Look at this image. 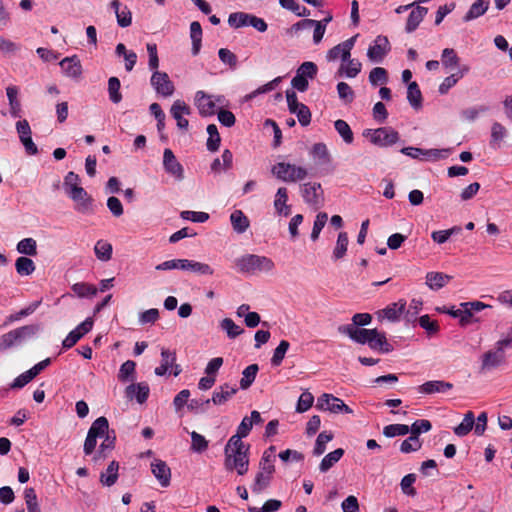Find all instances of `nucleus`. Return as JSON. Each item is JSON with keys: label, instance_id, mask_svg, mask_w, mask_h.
I'll return each mask as SVG.
<instances>
[{"label": "nucleus", "instance_id": "nucleus-1", "mask_svg": "<svg viewBox=\"0 0 512 512\" xmlns=\"http://www.w3.org/2000/svg\"><path fill=\"white\" fill-rule=\"evenodd\" d=\"M236 266L243 273L269 272L274 268L273 261L265 256L245 255L236 260Z\"/></svg>", "mask_w": 512, "mask_h": 512}, {"label": "nucleus", "instance_id": "nucleus-2", "mask_svg": "<svg viewBox=\"0 0 512 512\" xmlns=\"http://www.w3.org/2000/svg\"><path fill=\"white\" fill-rule=\"evenodd\" d=\"M157 270H171V269H181L191 271L198 275H212L214 270L212 267L206 263H201L188 259H174L165 261L156 266Z\"/></svg>", "mask_w": 512, "mask_h": 512}, {"label": "nucleus", "instance_id": "nucleus-3", "mask_svg": "<svg viewBox=\"0 0 512 512\" xmlns=\"http://www.w3.org/2000/svg\"><path fill=\"white\" fill-rule=\"evenodd\" d=\"M271 172L277 179L283 182H298L308 176L306 168L286 162H279L275 164L272 167Z\"/></svg>", "mask_w": 512, "mask_h": 512}, {"label": "nucleus", "instance_id": "nucleus-4", "mask_svg": "<svg viewBox=\"0 0 512 512\" xmlns=\"http://www.w3.org/2000/svg\"><path fill=\"white\" fill-rule=\"evenodd\" d=\"M109 423L106 417L97 418L88 430L87 437L84 442V454L91 455L96 447L97 438L103 437L108 432Z\"/></svg>", "mask_w": 512, "mask_h": 512}, {"label": "nucleus", "instance_id": "nucleus-5", "mask_svg": "<svg viewBox=\"0 0 512 512\" xmlns=\"http://www.w3.org/2000/svg\"><path fill=\"white\" fill-rule=\"evenodd\" d=\"M224 467L227 471H236L239 476H243L249 469V451H230L224 452Z\"/></svg>", "mask_w": 512, "mask_h": 512}, {"label": "nucleus", "instance_id": "nucleus-6", "mask_svg": "<svg viewBox=\"0 0 512 512\" xmlns=\"http://www.w3.org/2000/svg\"><path fill=\"white\" fill-rule=\"evenodd\" d=\"M36 331L37 328L35 326L26 325L3 334L0 337V352H4L19 344L26 337L34 335Z\"/></svg>", "mask_w": 512, "mask_h": 512}, {"label": "nucleus", "instance_id": "nucleus-7", "mask_svg": "<svg viewBox=\"0 0 512 512\" xmlns=\"http://www.w3.org/2000/svg\"><path fill=\"white\" fill-rule=\"evenodd\" d=\"M364 136L369 138L373 144L381 147L393 145L399 139L398 132L390 127L366 130Z\"/></svg>", "mask_w": 512, "mask_h": 512}, {"label": "nucleus", "instance_id": "nucleus-8", "mask_svg": "<svg viewBox=\"0 0 512 512\" xmlns=\"http://www.w3.org/2000/svg\"><path fill=\"white\" fill-rule=\"evenodd\" d=\"M316 408L322 411H329L334 414L353 413V410L340 398L329 393H323L320 397H318Z\"/></svg>", "mask_w": 512, "mask_h": 512}, {"label": "nucleus", "instance_id": "nucleus-9", "mask_svg": "<svg viewBox=\"0 0 512 512\" xmlns=\"http://www.w3.org/2000/svg\"><path fill=\"white\" fill-rule=\"evenodd\" d=\"M318 68L315 63L307 61L300 65L291 85L300 92L308 89V78L313 79L317 75Z\"/></svg>", "mask_w": 512, "mask_h": 512}, {"label": "nucleus", "instance_id": "nucleus-10", "mask_svg": "<svg viewBox=\"0 0 512 512\" xmlns=\"http://www.w3.org/2000/svg\"><path fill=\"white\" fill-rule=\"evenodd\" d=\"M506 362L504 350H488L481 356V364L479 367L480 374H487L488 372L499 368Z\"/></svg>", "mask_w": 512, "mask_h": 512}, {"label": "nucleus", "instance_id": "nucleus-11", "mask_svg": "<svg viewBox=\"0 0 512 512\" xmlns=\"http://www.w3.org/2000/svg\"><path fill=\"white\" fill-rule=\"evenodd\" d=\"M301 194L304 201L315 208H319L324 203V194L320 183L308 182L301 186Z\"/></svg>", "mask_w": 512, "mask_h": 512}, {"label": "nucleus", "instance_id": "nucleus-12", "mask_svg": "<svg viewBox=\"0 0 512 512\" xmlns=\"http://www.w3.org/2000/svg\"><path fill=\"white\" fill-rule=\"evenodd\" d=\"M151 85L163 97L172 96L175 90L174 84L166 72L154 71L151 76Z\"/></svg>", "mask_w": 512, "mask_h": 512}, {"label": "nucleus", "instance_id": "nucleus-13", "mask_svg": "<svg viewBox=\"0 0 512 512\" xmlns=\"http://www.w3.org/2000/svg\"><path fill=\"white\" fill-rule=\"evenodd\" d=\"M163 166L165 171L173 176L176 180L184 179V169L180 162L176 159L171 149L166 148L163 153Z\"/></svg>", "mask_w": 512, "mask_h": 512}, {"label": "nucleus", "instance_id": "nucleus-14", "mask_svg": "<svg viewBox=\"0 0 512 512\" xmlns=\"http://www.w3.org/2000/svg\"><path fill=\"white\" fill-rule=\"evenodd\" d=\"M356 36L343 41L342 43L331 48L326 55L328 61H335L341 58L342 62H346L351 55V50L354 46Z\"/></svg>", "mask_w": 512, "mask_h": 512}, {"label": "nucleus", "instance_id": "nucleus-15", "mask_svg": "<svg viewBox=\"0 0 512 512\" xmlns=\"http://www.w3.org/2000/svg\"><path fill=\"white\" fill-rule=\"evenodd\" d=\"M390 51V44L385 36H377L373 45L368 48L367 57L373 62H381Z\"/></svg>", "mask_w": 512, "mask_h": 512}, {"label": "nucleus", "instance_id": "nucleus-16", "mask_svg": "<svg viewBox=\"0 0 512 512\" xmlns=\"http://www.w3.org/2000/svg\"><path fill=\"white\" fill-rule=\"evenodd\" d=\"M172 117L177 122V127L181 130L187 131L189 127V121L184 117L191 113L190 107L182 100H176L170 109Z\"/></svg>", "mask_w": 512, "mask_h": 512}, {"label": "nucleus", "instance_id": "nucleus-17", "mask_svg": "<svg viewBox=\"0 0 512 512\" xmlns=\"http://www.w3.org/2000/svg\"><path fill=\"white\" fill-rule=\"evenodd\" d=\"M68 196L75 202V210L86 214L92 211V197L84 190V188L76 189L70 192Z\"/></svg>", "mask_w": 512, "mask_h": 512}, {"label": "nucleus", "instance_id": "nucleus-18", "mask_svg": "<svg viewBox=\"0 0 512 512\" xmlns=\"http://www.w3.org/2000/svg\"><path fill=\"white\" fill-rule=\"evenodd\" d=\"M60 66L66 77L79 80L82 76V65L77 56L66 57L60 61Z\"/></svg>", "mask_w": 512, "mask_h": 512}, {"label": "nucleus", "instance_id": "nucleus-19", "mask_svg": "<svg viewBox=\"0 0 512 512\" xmlns=\"http://www.w3.org/2000/svg\"><path fill=\"white\" fill-rule=\"evenodd\" d=\"M310 27H314L313 42L315 44H319L322 41L323 36L326 31V27L323 22H318V20H313V19H304L302 21L295 23L292 26V29L298 31L300 29L310 28Z\"/></svg>", "mask_w": 512, "mask_h": 512}, {"label": "nucleus", "instance_id": "nucleus-20", "mask_svg": "<svg viewBox=\"0 0 512 512\" xmlns=\"http://www.w3.org/2000/svg\"><path fill=\"white\" fill-rule=\"evenodd\" d=\"M149 386L147 383H133L126 387L125 394L128 399H136L139 404L146 402L149 396Z\"/></svg>", "mask_w": 512, "mask_h": 512}, {"label": "nucleus", "instance_id": "nucleus-21", "mask_svg": "<svg viewBox=\"0 0 512 512\" xmlns=\"http://www.w3.org/2000/svg\"><path fill=\"white\" fill-rule=\"evenodd\" d=\"M151 471L161 486L167 487L170 484L171 470L164 461L160 459L153 461L151 463Z\"/></svg>", "mask_w": 512, "mask_h": 512}, {"label": "nucleus", "instance_id": "nucleus-22", "mask_svg": "<svg viewBox=\"0 0 512 512\" xmlns=\"http://www.w3.org/2000/svg\"><path fill=\"white\" fill-rule=\"evenodd\" d=\"M195 104L199 113L203 116L213 115L215 112V103L211 96L203 91H198L195 96Z\"/></svg>", "mask_w": 512, "mask_h": 512}, {"label": "nucleus", "instance_id": "nucleus-23", "mask_svg": "<svg viewBox=\"0 0 512 512\" xmlns=\"http://www.w3.org/2000/svg\"><path fill=\"white\" fill-rule=\"evenodd\" d=\"M288 202V190L286 187L278 188L275 199H274V208L278 215L288 216L291 213V206L287 204Z\"/></svg>", "mask_w": 512, "mask_h": 512}, {"label": "nucleus", "instance_id": "nucleus-24", "mask_svg": "<svg viewBox=\"0 0 512 512\" xmlns=\"http://www.w3.org/2000/svg\"><path fill=\"white\" fill-rule=\"evenodd\" d=\"M105 439L101 443L98 451L95 453V455L92 457V461L95 464L100 463L102 460H104L108 454L114 449L115 447V435H110L109 431L105 433Z\"/></svg>", "mask_w": 512, "mask_h": 512}, {"label": "nucleus", "instance_id": "nucleus-25", "mask_svg": "<svg viewBox=\"0 0 512 512\" xmlns=\"http://www.w3.org/2000/svg\"><path fill=\"white\" fill-rule=\"evenodd\" d=\"M406 308V301L399 300L398 302L388 305L386 308L381 310L379 317L386 318L389 321H397L400 316L404 313Z\"/></svg>", "mask_w": 512, "mask_h": 512}, {"label": "nucleus", "instance_id": "nucleus-26", "mask_svg": "<svg viewBox=\"0 0 512 512\" xmlns=\"http://www.w3.org/2000/svg\"><path fill=\"white\" fill-rule=\"evenodd\" d=\"M428 13V9L426 7L417 6L414 8L407 19L405 30L407 33H412L417 29L420 23L423 21L424 17Z\"/></svg>", "mask_w": 512, "mask_h": 512}, {"label": "nucleus", "instance_id": "nucleus-27", "mask_svg": "<svg viewBox=\"0 0 512 512\" xmlns=\"http://www.w3.org/2000/svg\"><path fill=\"white\" fill-rule=\"evenodd\" d=\"M425 279L426 285L431 290H439L443 288L452 279V277L442 272H428Z\"/></svg>", "mask_w": 512, "mask_h": 512}, {"label": "nucleus", "instance_id": "nucleus-28", "mask_svg": "<svg viewBox=\"0 0 512 512\" xmlns=\"http://www.w3.org/2000/svg\"><path fill=\"white\" fill-rule=\"evenodd\" d=\"M275 458V447L270 446L267 450L263 452V455L259 462V471L273 475L275 472Z\"/></svg>", "mask_w": 512, "mask_h": 512}, {"label": "nucleus", "instance_id": "nucleus-29", "mask_svg": "<svg viewBox=\"0 0 512 512\" xmlns=\"http://www.w3.org/2000/svg\"><path fill=\"white\" fill-rule=\"evenodd\" d=\"M468 65H463L459 68V70L450 76H447L439 86V93L446 94L450 88H452L456 83L469 71Z\"/></svg>", "mask_w": 512, "mask_h": 512}, {"label": "nucleus", "instance_id": "nucleus-30", "mask_svg": "<svg viewBox=\"0 0 512 512\" xmlns=\"http://www.w3.org/2000/svg\"><path fill=\"white\" fill-rule=\"evenodd\" d=\"M507 135V128L499 122H494L491 126L490 146L494 149L500 148Z\"/></svg>", "mask_w": 512, "mask_h": 512}, {"label": "nucleus", "instance_id": "nucleus-31", "mask_svg": "<svg viewBox=\"0 0 512 512\" xmlns=\"http://www.w3.org/2000/svg\"><path fill=\"white\" fill-rule=\"evenodd\" d=\"M453 387V385L449 382L435 380V381H428L419 386L418 390L420 393L423 394H433V393H440L445 392L447 390H450Z\"/></svg>", "mask_w": 512, "mask_h": 512}, {"label": "nucleus", "instance_id": "nucleus-32", "mask_svg": "<svg viewBox=\"0 0 512 512\" xmlns=\"http://www.w3.org/2000/svg\"><path fill=\"white\" fill-rule=\"evenodd\" d=\"M489 4H490V0H476L470 6L468 12L463 17V20L465 22H469L473 19H476V18L482 16L488 10Z\"/></svg>", "mask_w": 512, "mask_h": 512}, {"label": "nucleus", "instance_id": "nucleus-33", "mask_svg": "<svg viewBox=\"0 0 512 512\" xmlns=\"http://www.w3.org/2000/svg\"><path fill=\"white\" fill-rule=\"evenodd\" d=\"M230 221L238 234L244 233L249 228V219L241 210H234L230 215Z\"/></svg>", "mask_w": 512, "mask_h": 512}, {"label": "nucleus", "instance_id": "nucleus-34", "mask_svg": "<svg viewBox=\"0 0 512 512\" xmlns=\"http://www.w3.org/2000/svg\"><path fill=\"white\" fill-rule=\"evenodd\" d=\"M119 463L111 461L105 472L100 475V482L102 485L110 487L114 485L118 479Z\"/></svg>", "mask_w": 512, "mask_h": 512}, {"label": "nucleus", "instance_id": "nucleus-35", "mask_svg": "<svg viewBox=\"0 0 512 512\" xmlns=\"http://www.w3.org/2000/svg\"><path fill=\"white\" fill-rule=\"evenodd\" d=\"M237 388L231 387L228 384H224L219 387V391H214L212 398L210 399L215 405H222L228 401L234 394H236Z\"/></svg>", "mask_w": 512, "mask_h": 512}, {"label": "nucleus", "instance_id": "nucleus-36", "mask_svg": "<svg viewBox=\"0 0 512 512\" xmlns=\"http://www.w3.org/2000/svg\"><path fill=\"white\" fill-rule=\"evenodd\" d=\"M161 357V365L156 367L154 371L157 376L165 375L169 368H171L176 361L175 353L165 348L161 350Z\"/></svg>", "mask_w": 512, "mask_h": 512}, {"label": "nucleus", "instance_id": "nucleus-37", "mask_svg": "<svg viewBox=\"0 0 512 512\" xmlns=\"http://www.w3.org/2000/svg\"><path fill=\"white\" fill-rule=\"evenodd\" d=\"M362 64L356 59L346 60V62H342L338 73L340 75L344 74L348 78H355L361 71Z\"/></svg>", "mask_w": 512, "mask_h": 512}, {"label": "nucleus", "instance_id": "nucleus-38", "mask_svg": "<svg viewBox=\"0 0 512 512\" xmlns=\"http://www.w3.org/2000/svg\"><path fill=\"white\" fill-rule=\"evenodd\" d=\"M344 455L342 448H337L334 451L328 453L321 461L319 469L321 472H327L332 468Z\"/></svg>", "mask_w": 512, "mask_h": 512}, {"label": "nucleus", "instance_id": "nucleus-39", "mask_svg": "<svg viewBox=\"0 0 512 512\" xmlns=\"http://www.w3.org/2000/svg\"><path fill=\"white\" fill-rule=\"evenodd\" d=\"M222 161L216 158L211 164V170L215 173H219L222 170H228L232 167L233 155L230 150L226 149L223 151L221 156Z\"/></svg>", "mask_w": 512, "mask_h": 512}, {"label": "nucleus", "instance_id": "nucleus-40", "mask_svg": "<svg viewBox=\"0 0 512 512\" xmlns=\"http://www.w3.org/2000/svg\"><path fill=\"white\" fill-rule=\"evenodd\" d=\"M475 424V417L474 413L472 411H468L462 420V422L454 428V433L459 436L463 437L467 435L474 427Z\"/></svg>", "mask_w": 512, "mask_h": 512}, {"label": "nucleus", "instance_id": "nucleus-41", "mask_svg": "<svg viewBox=\"0 0 512 512\" xmlns=\"http://www.w3.org/2000/svg\"><path fill=\"white\" fill-rule=\"evenodd\" d=\"M190 37L192 40V54L197 55L201 49L202 28L199 22L194 21L190 25Z\"/></svg>", "mask_w": 512, "mask_h": 512}, {"label": "nucleus", "instance_id": "nucleus-42", "mask_svg": "<svg viewBox=\"0 0 512 512\" xmlns=\"http://www.w3.org/2000/svg\"><path fill=\"white\" fill-rule=\"evenodd\" d=\"M6 94L9 100L10 113L14 117H19L21 111V104L18 100V88L16 86H9L6 88Z\"/></svg>", "mask_w": 512, "mask_h": 512}, {"label": "nucleus", "instance_id": "nucleus-43", "mask_svg": "<svg viewBox=\"0 0 512 512\" xmlns=\"http://www.w3.org/2000/svg\"><path fill=\"white\" fill-rule=\"evenodd\" d=\"M136 363L132 360L125 361L118 372V380L121 382L133 381L135 378Z\"/></svg>", "mask_w": 512, "mask_h": 512}, {"label": "nucleus", "instance_id": "nucleus-44", "mask_svg": "<svg viewBox=\"0 0 512 512\" xmlns=\"http://www.w3.org/2000/svg\"><path fill=\"white\" fill-rule=\"evenodd\" d=\"M259 367L257 364H251L247 366L242 372V378L240 380V388L243 390L248 389L254 382L258 373Z\"/></svg>", "mask_w": 512, "mask_h": 512}, {"label": "nucleus", "instance_id": "nucleus-45", "mask_svg": "<svg viewBox=\"0 0 512 512\" xmlns=\"http://www.w3.org/2000/svg\"><path fill=\"white\" fill-rule=\"evenodd\" d=\"M272 477L273 475L271 474L258 471L255 476L254 483L251 487L252 492L255 494L262 493L266 488L269 487Z\"/></svg>", "mask_w": 512, "mask_h": 512}, {"label": "nucleus", "instance_id": "nucleus-46", "mask_svg": "<svg viewBox=\"0 0 512 512\" xmlns=\"http://www.w3.org/2000/svg\"><path fill=\"white\" fill-rule=\"evenodd\" d=\"M407 99L410 105L418 109L422 105V94L416 82H410L407 90Z\"/></svg>", "mask_w": 512, "mask_h": 512}, {"label": "nucleus", "instance_id": "nucleus-47", "mask_svg": "<svg viewBox=\"0 0 512 512\" xmlns=\"http://www.w3.org/2000/svg\"><path fill=\"white\" fill-rule=\"evenodd\" d=\"M220 327L226 332L228 338L235 339L244 332V329L237 325L231 318H224Z\"/></svg>", "mask_w": 512, "mask_h": 512}, {"label": "nucleus", "instance_id": "nucleus-48", "mask_svg": "<svg viewBox=\"0 0 512 512\" xmlns=\"http://www.w3.org/2000/svg\"><path fill=\"white\" fill-rule=\"evenodd\" d=\"M372 338L373 339L368 344L371 349L380 350L384 353L390 352L392 350V347L388 343L384 333H381L376 329V335Z\"/></svg>", "mask_w": 512, "mask_h": 512}, {"label": "nucleus", "instance_id": "nucleus-49", "mask_svg": "<svg viewBox=\"0 0 512 512\" xmlns=\"http://www.w3.org/2000/svg\"><path fill=\"white\" fill-rule=\"evenodd\" d=\"M348 235L346 232H340L338 234V238H337V241H336V246L333 250V258L334 260H339V259H342L345 254H346V251H347V247H348Z\"/></svg>", "mask_w": 512, "mask_h": 512}, {"label": "nucleus", "instance_id": "nucleus-50", "mask_svg": "<svg viewBox=\"0 0 512 512\" xmlns=\"http://www.w3.org/2000/svg\"><path fill=\"white\" fill-rule=\"evenodd\" d=\"M207 133L209 135L207 139V149L215 152L219 149L221 138L215 124H209L207 126Z\"/></svg>", "mask_w": 512, "mask_h": 512}, {"label": "nucleus", "instance_id": "nucleus-51", "mask_svg": "<svg viewBox=\"0 0 512 512\" xmlns=\"http://www.w3.org/2000/svg\"><path fill=\"white\" fill-rule=\"evenodd\" d=\"M334 435L332 432L323 431L321 432L316 439L315 446L313 449V454L315 456H320L326 451V444L329 443L333 439Z\"/></svg>", "mask_w": 512, "mask_h": 512}, {"label": "nucleus", "instance_id": "nucleus-52", "mask_svg": "<svg viewBox=\"0 0 512 512\" xmlns=\"http://www.w3.org/2000/svg\"><path fill=\"white\" fill-rule=\"evenodd\" d=\"M15 268L19 275L28 276L35 271V264L30 258L19 257L16 260Z\"/></svg>", "mask_w": 512, "mask_h": 512}, {"label": "nucleus", "instance_id": "nucleus-53", "mask_svg": "<svg viewBox=\"0 0 512 512\" xmlns=\"http://www.w3.org/2000/svg\"><path fill=\"white\" fill-rule=\"evenodd\" d=\"M242 438L244 436L239 435L236 433L235 435L231 436L228 440L227 444L225 445L224 452H230V451H249V445L244 444L242 441Z\"/></svg>", "mask_w": 512, "mask_h": 512}, {"label": "nucleus", "instance_id": "nucleus-54", "mask_svg": "<svg viewBox=\"0 0 512 512\" xmlns=\"http://www.w3.org/2000/svg\"><path fill=\"white\" fill-rule=\"evenodd\" d=\"M72 291L79 297H93L97 294L98 289L89 283L80 282L72 286Z\"/></svg>", "mask_w": 512, "mask_h": 512}, {"label": "nucleus", "instance_id": "nucleus-55", "mask_svg": "<svg viewBox=\"0 0 512 512\" xmlns=\"http://www.w3.org/2000/svg\"><path fill=\"white\" fill-rule=\"evenodd\" d=\"M334 127L345 143L351 144L353 142V132L346 121L338 119L335 121Z\"/></svg>", "mask_w": 512, "mask_h": 512}, {"label": "nucleus", "instance_id": "nucleus-56", "mask_svg": "<svg viewBox=\"0 0 512 512\" xmlns=\"http://www.w3.org/2000/svg\"><path fill=\"white\" fill-rule=\"evenodd\" d=\"M250 14L245 12H234L228 17V24L233 28H241L249 26Z\"/></svg>", "mask_w": 512, "mask_h": 512}, {"label": "nucleus", "instance_id": "nucleus-57", "mask_svg": "<svg viewBox=\"0 0 512 512\" xmlns=\"http://www.w3.org/2000/svg\"><path fill=\"white\" fill-rule=\"evenodd\" d=\"M96 257L101 261H108L112 257V245L106 241L100 240L94 247Z\"/></svg>", "mask_w": 512, "mask_h": 512}, {"label": "nucleus", "instance_id": "nucleus-58", "mask_svg": "<svg viewBox=\"0 0 512 512\" xmlns=\"http://www.w3.org/2000/svg\"><path fill=\"white\" fill-rule=\"evenodd\" d=\"M17 251L24 255L35 256L37 244L33 238H24L17 244Z\"/></svg>", "mask_w": 512, "mask_h": 512}, {"label": "nucleus", "instance_id": "nucleus-59", "mask_svg": "<svg viewBox=\"0 0 512 512\" xmlns=\"http://www.w3.org/2000/svg\"><path fill=\"white\" fill-rule=\"evenodd\" d=\"M410 431V428L408 425L405 424H390L384 427L383 429V435L392 438L395 436H404L408 434Z\"/></svg>", "mask_w": 512, "mask_h": 512}, {"label": "nucleus", "instance_id": "nucleus-60", "mask_svg": "<svg viewBox=\"0 0 512 512\" xmlns=\"http://www.w3.org/2000/svg\"><path fill=\"white\" fill-rule=\"evenodd\" d=\"M120 81L117 77H111L108 80V93L110 100L117 104L122 100V94L120 93Z\"/></svg>", "mask_w": 512, "mask_h": 512}, {"label": "nucleus", "instance_id": "nucleus-61", "mask_svg": "<svg viewBox=\"0 0 512 512\" xmlns=\"http://www.w3.org/2000/svg\"><path fill=\"white\" fill-rule=\"evenodd\" d=\"M422 447V441L416 437L410 435L400 445V451L402 453H411L420 450Z\"/></svg>", "mask_w": 512, "mask_h": 512}, {"label": "nucleus", "instance_id": "nucleus-62", "mask_svg": "<svg viewBox=\"0 0 512 512\" xmlns=\"http://www.w3.org/2000/svg\"><path fill=\"white\" fill-rule=\"evenodd\" d=\"M442 64L446 68H454L459 65V57L452 48H445L441 56Z\"/></svg>", "mask_w": 512, "mask_h": 512}, {"label": "nucleus", "instance_id": "nucleus-63", "mask_svg": "<svg viewBox=\"0 0 512 512\" xmlns=\"http://www.w3.org/2000/svg\"><path fill=\"white\" fill-rule=\"evenodd\" d=\"M388 81L387 71L382 67H375L369 73V82L373 86L385 84Z\"/></svg>", "mask_w": 512, "mask_h": 512}, {"label": "nucleus", "instance_id": "nucleus-64", "mask_svg": "<svg viewBox=\"0 0 512 512\" xmlns=\"http://www.w3.org/2000/svg\"><path fill=\"white\" fill-rule=\"evenodd\" d=\"M24 499L27 505L28 512H41L37 502V495L33 488H26L24 491Z\"/></svg>", "mask_w": 512, "mask_h": 512}]
</instances>
